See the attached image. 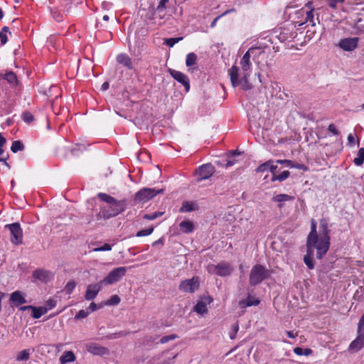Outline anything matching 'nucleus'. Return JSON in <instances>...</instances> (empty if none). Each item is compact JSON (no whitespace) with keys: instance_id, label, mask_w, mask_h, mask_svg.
<instances>
[{"instance_id":"1","label":"nucleus","mask_w":364,"mask_h":364,"mask_svg":"<svg viewBox=\"0 0 364 364\" xmlns=\"http://www.w3.org/2000/svg\"><path fill=\"white\" fill-rule=\"evenodd\" d=\"M330 247V237L328 229H311L306 240V250L314 253L316 250V258L322 259Z\"/></svg>"},{"instance_id":"2","label":"nucleus","mask_w":364,"mask_h":364,"mask_svg":"<svg viewBox=\"0 0 364 364\" xmlns=\"http://www.w3.org/2000/svg\"><path fill=\"white\" fill-rule=\"evenodd\" d=\"M97 197L107 204V206L101 208L98 214V217L100 218L108 219L114 217L122 213L127 205L126 200H117L114 197L105 193H99Z\"/></svg>"},{"instance_id":"3","label":"nucleus","mask_w":364,"mask_h":364,"mask_svg":"<svg viewBox=\"0 0 364 364\" xmlns=\"http://www.w3.org/2000/svg\"><path fill=\"white\" fill-rule=\"evenodd\" d=\"M228 74L233 87L240 85L245 91L252 88V85L249 80L250 73H243L242 76L240 78L239 68L236 65H232L229 70Z\"/></svg>"},{"instance_id":"4","label":"nucleus","mask_w":364,"mask_h":364,"mask_svg":"<svg viewBox=\"0 0 364 364\" xmlns=\"http://www.w3.org/2000/svg\"><path fill=\"white\" fill-rule=\"evenodd\" d=\"M314 10L312 2L309 1L306 4L305 6L296 13L297 18L301 19L296 21V23L299 26L307 24L308 26H314L316 22L314 16Z\"/></svg>"},{"instance_id":"5","label":"nucleus","mask_w":364,"mask_h":364,"mask_svg":"<svg viewBox=\"0 0 364 364\" xmlns=\"http://www.w3.org/2000/svg\"><path fill=\"white\" fill-rule=\"evenodd\" d=\"M270 276L269 270L262 264L253 266L250 273V284L256 286Z\"/></svg>"},{"instance_id":"6","label":"nucleus","mask_w":364,"mask_h":364,"mask_svg":"<svg viewBox=\"0 0 364 364\" xmlns=\"http://www.w3.org/2000/svg\"><path fill=\"white\" fill-rule=\"evenodd\" d=\"M164 189L143 188L138 191L134 197L135 204L147 203L154 198L157 194L163 193Z\"/></svg>"},{"instance_id":"7","label":"nucleus","mask_w":364,"mask_h":364,"mask_svg":"<svg viewBox=\"0 0 364 364\" xmlns=\"http://www.w3.org/2000/svg\"><path fill=\"white\" fill-rule=\"evenodd\" d=\"M125 267H119L112 269L108 275L101 280L103 285H111L119 282L127 273Z\"/></svg>"},{"instance_id":"8","label":"nucleus","mask_w":364,"mask_h":364,"mask_svg":"<svg viewBox=\"0 0 364 364\" xmlns=\"http://www.w3.org/2000/svg\"><path fill=\"white\" fill-rule=\"evenodd\" d=\"M200 287V279L198 277H193L191 279L182 281L178 289L180 291L185 293H193Z\"/></svg>"},{"instance_id":"9","label":"nucleus","mask_w":364,"mask_h":364,"mask_svg":"<svg viewBox=\"0 0 364 364\" xmlns=\"http://www.w3.org/2000/svg\"><path fill=\"white\" fill-rule=\"evenodd\" d=\"M208 268L209 272L220 277L230 275L232 271L231 266L226 262H221L217 265L211 264L209 265Z\"/></svg>"},{"instance_id":"10","label":"nucleus","mask_w":364,"mask_h":364,"mask_svg":"<svg viewBox=\"0 0 364 364\" xmlns=\"http://www.w3.org/2000/svg\"><path fill=\"white\" fill-rule=\"evenodd\" d=\"M215 167L211 164H205L199 166L196 171L198 181L209 178L215 172Z\"/></svg>"},{"instance_id":"11","label":"nucleus","mask_w":364,"mask_h":364,"mask_svg":"<svg viewBox=\"0 0 364 364\" xmlns=\"http://www.w3.org/2000/svg\"><path fill=\"white\" fill-rule=\"evenodd\" d=\"M168 73L174 80H176V81H178L183 85L186 92L189 91L190 81L186 75H185L181 71H178L173 69H168Z\"/></svg>"},{"instance_id":"12","label":"nucleus","mask_w":364,"mask_h":364,"mask_svg":"<svg viewBox=\"0 0 364 364\" xmlns=\"http://www.w3.org/2000/svg\"><path fill=\"white\" fill-rule=\"evenodd\" d=\"M358 37L346 38L339 41L338 46L345 51H352L358 47Z\"/></svg>"},{"instance_id":"13","label":"nucleus","mask_w":364,"mask_h":364,"mask_svg":"<svg viewBox=\"0 0 364 364\" xmlns=\"http://www.w3.org/2000/svg\"><path fill=\"white\" fill-rule=\"evenodd\" d=\"M53 274L44 269H37L33 272V277L43 283H47L53 279Z\"/></svg>"},{"instance_id":"14","label":"nucleus","mask_w":364,"mask_h":364,"mask_svg":"<svg viewBox=\"0 0 364 364\" xmlns=\"http://www.w3.org/2000/svg\"><path fill=\"white\" fill-rule=\"evenodd\" d=\"M255 48H250L242 56L240 60V64L243 73H250L252 68V63L250 61L251 53H253Z\"/></svg>"},{"instance_id":"15","label":"nucleus","mask_w":364,"mask_h":364,"mask_svg":"<svg viewBox=\"0 0 364 364\" xmlns=\"http://www.w3.org/2000/svg\"><path fill=\"white\" fill-rule=\"evenodd\" d=\"M86 349L89 353L95 355H104L109 353V350L107 348L95 343H87L86 345Z\"/></svg>"},{"instance_id":"16","label":"nucleus","mask_w":364,"mask_h":364,"mask_svg":"<svg viewBox=\"0 0 364 364\" xmlns=\"http://www.w3.org/2000/svg\"><path fill=\"white\" fill-rule=\"evenodd\" d=\"M102 287L103 284L101 281L97 284L88 285L85 295V299L88 301L94 299Z\"/></svg>"},{"instance_id":"17","label":"nucleus","mask_w":364,"mask_h":364,"mask_svg":"<svg viewBox=\"0 0 364 364\" xmlns=\"http://www.w3.org/2000/svg\"><path fill=\"white\" fill-rule=\"evenodd\" d=\"M364 347V333H358V336L353 340L350 346L349 350L353 352H358Z\"/></svg>"},{"instance_id":"18","label":"nucleus","mask_w":364,"mask_h":364,"mask_svg":"<svg viewBox=\"0 0 364 364\" xmlns=\"http://www.w3.org/2000/svg\"><path fill=\"white\" fill-rule=\"evenodd\" d=\"M116 60L119 64L122 65L129 70H132L134 68L131 58L126 53H120L117 55Z\"/></svg>"},{"instance_id":"19","label":"nucleus","mask_w":364,"mask_h":364,"mask_svg":"<svg viewBox=\"0 0 364 364\" xmlns=\"http://www.w3.org/2000/svg\"><path fill=\"white\" fill-rule=\"evenodd\" d=\"M293 200H294V196H289L288 194H284V193L277 194V195L273 196L272 198V200L273 202L279 203V204L278 205V207L279 208H282V203L287 202V201H291Z\"/></svg>"},{"instance_id":"20","label":"nucleus","mask_w":364,"mask_h":364,"mask_svg":"<svg viewBox=\"0 0 364 364\" xmlns=\"http://www.w3.org/2000/svg\"><path fill=\"white\" fill-rule=\"evenodd\" d=\"M11 234V242L15 245L22 243L23 232L22 229H9Z\"/></svg>"},{"instance_id":"21","label":"nucleus","mask_w":364,"mask_h":364,"mask_svg":"<svg viewBox=\"0 0 364 364\" xmlns=\"http://www.w3.org/2000/svg\"><path fill=\"white\" fill-rule=\"evenodd\" d=\"M259 304V300L249 296L247 299H243L239 301L240 308H245L247 306H257Z\"/></svg>"},{"instance_id":"22","label":"nucleus","mask_w":364,"mask_h":364,"mask_svg":"<svg viewBox=\"0 0 364 364\" xmlns=\"http://www.w3.org/2000/svg\"><path fill=\"white\" fill-rule=\"evenodd\" d=\"M10 299L16 305L26 303V299L22 296L20 291H14L11 294Z\"/></svg>"},{"instance_id":"23","label":"nucleus","mask_w":364,"mask_h":364,"mask_svg":"<svg viewBox=\"0 0 364 364\" xmlns=\"http://www.w3.org/2000/svg\"><path fill=\"white\" fill-rule=\"evenodd\" d=\"M4 78L12 86H16L18 84V80L16 74L12 72L5 73Z\"/></svg>"},{"instance_id":"24","label":"nucleus","mask_w":364,"mask_h":364,"mask_svg":"<svg viewBox=\"0 0 364 364\" xmlns=\"http://www.w3.org/2000/svg\"><path fill=\"white\" fill-rule=\"evenodd\" d=\"M314 253L309 252L306 250V254L304 257V262L309 269H313L314 268Z\"/></svg>"},{"instance_id":"25","label":"nucleus","mask_w":364,"mask_h":364,"mask_svg":"<svg viewBox=\"0 0 364 364\" xmlns=\"http://www.w3.org/2000/svg\"><path fill=\"white\" fill-rule=\"evenodd\" d=\"M196 204L192 201H184L180 208V212L188 213L191 212L196 209Z\"/></svg>"},{"instance_id":"26","label":"nucleus","mask_w":364,"mask_h":364,"mask_svg":"<svg viewBox=\"0 0 364 364\" xmlns=\"http://www.w3.org/2000/svg\"><path fill=\"white\" fill-rule=\"evenodd\" d=\"M75 360V355L72 351H66L60 358V361L62 364H65L68 362H73Z\"/></svg>"},{"instance_id":"27","label":"nucleus","mask_w":364,"mask_h":364,"mask_svg":"<svg viewBox=\"0 0 364 364\" xmlns=\"http://www.w3.org/2000/svg\"><path fill=\"white\" fill-rule=\"evenodd\" d=\"M48 311V309L46 307H35L32 308V317L33 318H39L43 314H45Z\"/></svg>"},{"instance_id":"28","label":"nucleus","mask_w":364,"mask_h":364,"mask_svg":"<svg viewBox=\"0 0 364 364\" xmlns=\"http://www.w3.org/2000/svg\"><path fill=\"white\" fill-rule=\"evenodd\" d=\"M353 163L358 166H361L364 163V148L359 149L358 156L354 159Z\"/></svg>"},{"instance_id":"29","label":"nucleus","mask_w":364,"mask_h":364,"mask_svg":"<svg viewBox=\"0 0 364 364\" xmlns=\"http://www.w3.org/2000/svg\"><path fill=\"white\" fill-rule=\"evenodd\" d=\"M7 33L11 34L9 28L8 26H4L0 31V41L1 45H5L8 41Z\"/></svg>"},{"instance_id":"30","label":"nucleus","mask_w":364,"mask_h":364,"mask_svg":"<svg viewBox=\"0 0 364 364\" xmlns=\"http://www.w3.org/2000/svg\"><path fill=\"white\" fill-rule=\"evenodd\" d=\"M197 55L194 53H190L186 55V65L191 67L196 64Z\"/></svg>"},{"instance_id":"31","label":"nucleus","mask_w":364,"mask_h":364,"mask_svg":"<svg viewBox=\"0 0 364 364\" xmlns=\"http://www.w3.org/2000/svg\"><path fill=\"white\" fill-rule=\"evenodd\" d=\"M24 145L20 140L14 141L11 146V150L13 153H16L18 151H23Z\"/></svg>"},{"instance_id":"32","label":"nucleus","mask_w":364,"mask_h":364,"mask_svg":"<svg viewBox=\"0 0 364 364\" xmlns=\"http://www.w3.org/2000/svg\"><path fill=\"white\" fill-rule=\"evenodd\" d=\"M290 175L289 171H284L282 173L277 175L274 174L272 177V181H284L286 180Z\"/></svg>"},{"instance_id":"33","label":"nucleus","mask_w":364,"mask_h":364,"mask_svg":"<svg viewBox=\"0 0 364 364\" xmlns=\"http://www.w3.org/2000/svg\"><path fill=\"white\" fill-rule=\"evenodd\" d=\"M194 310L199 314H204L207 313L208 309L207 306L204 305V303L200 302V301H198V303L194 306Z\"/></svg>"},{"instance_id":"34","label":"nucleus","mask_w":364,"mask_h":364,"mask_svg":"<svg viewBox=\"0 0 364 364\" xmlns=\"http://www.w3.org/2000/svg\"><path fill=\"white\" fill-rule=\"evenodd\" d=\"M21 119L24 122L31 124L34 121V116L31 112L25 111L21 114Z\"/></svg>"},{"instance_id":"35","label":"nucleus","mask_w":364,"mask_h":364,"mask_svg":"<svg viewBox=\"0 0 364 364\" xmlns=\"http://www.w3.org/2000/svg\"><path fill=\"white\" fill-rule=\"evenodd\" d=\"M30 357L29 350H21L16 356V360L18 361L28 360Z\"/></svg>"},{"instance_id":"36","label":"nucleus","mask_w":364,"mask_h":364,"mask_svg":"<svg viewBox=\"0 0 364 364\" xmlns=\"http://www.w3.org/2000/svg\"><path fill=\"white\" fill-rule=\"evenodd\" d=\"M121 301L118 295H113L104 304L107 306L117 305Z\"/></svg>"},{"instance_id":"37","label":"nucleus","mask_w":364,"mask_h":364,"mask_svg":"<svg viewBox=\"0 0 364 364\" xmlns=\"http://www.w3.org/2000/svg\"><path fill=\"white\" fill-rule=\"evenodd\" d=\"M271 166V160H269L262 164H260L255 170L257 173H262L267 170H269Z\"/></svg>"},{"instance_id":"38","label":"nucleus","mask_w":364,"mask_h":364,"mask_svg":"<svg viewBox=\"0 0 364 364\" xmlns=\"http://www.w3.org/2000/svg\"><path fill=\"white\" fill-rule=\"evenodd\" d=\"M182 39H183L182 37L166 38V39H165L164 44L166 45L167 46L171 48L176 43H178Z\"/></svg>"},{"instance_id":"39","label":"nucleus","mask_w":364,"mask_h":364,"mask_svg":"<svg viewBox=\"0 0 364 364\" xmlns=\"http://www.w3.org/2000/svg\"><path fill=\"white\" fill-rule=\"evenodd\" d=\"M76 286V283L73 280L69 281L65 287V291L68 294L72 293Z\"/></svg>"},{"instance_id":"40","label":"nucleus","mask_w":364,"mask_h":364,"mask_svg":"<svg viewBox=\"0 0 364 364\" xmlns=\"http://www.w3.org/2000/svg\"><path fill=\"white\" fill-rule=\"evenodd\" d=\"M235 9H229V10H227L225 11V12H223L222 14L219 15L218 16H217L216 18H215L213 19V21H212V23H210V27L211 28H214L215 26H216V23L218 22V21L223 16L227 15L228 14L230 13V12H232L234 11Z\"/></svg>"},{"instance_id":"41","label":"nucleus","mask_w":364,"mask_h":364,"mask_svg":"<svg viewBox=\"0 0 364 364\" xmlns=\"http://www.w3.org/2000/svg\"><path fill=\"white\" fill-rule=\"evenodd\" d=\"M128 334H129V331H119L118 333H115L110 334V335L107 336V338L109 339H114V338H117L119 337L126 336Z\"/></svg>"},{"instance_id":"42","label":"nucleus","mask_w":364,"mask_h":364,"mask_svg":"<svg viewBox=\"0 0 364 364\" xmlns=\"http://www.w3.org/2000/svg\"><path fill=\"white\" fill-rule=\"evenodd\" d=\"M162 215H163L162 212H155L154 213L144 215V218L150 220H155L156 218H157L159 216H161Z\"/></svg>"},{"instance_id":"43","label":"nucleus","mask_w":364,"mask_h":364,"mask_svg":"<svg viewBox=\"0 0 364 364\" xmlns=\"http://www.w3.org/2000/svg\"><path fill=\"white\" fill-rule=\"evenodd\" d=\"M239 331V325L238 323H235L232 325V333L230 334V339H235L236 337V334Z\"/></svg>"},{"instance_id":"44","label":"nucleus","mask_w":364,"mask_h":364,"mask_svg":"<svg viewBox=\"0 0 364 364\" xmlns=\"http://www.w3.org/2000/svg\"><path fill=\"white\" fill-rule=\"evenodd\" d=\"M176 338H178V336L176 334H171V335L166 336H164V337H162L161 338L160 343H167V342H168L170 341L176 339Z\"/></svg>"},{"instance_id":"45","label":"nucleus","mask_w":364,"mask_h":364,"mask_svg":"<svg viewBox=\"0 0 364 364\" xmlns=\"http://www.w3.org/2000/svg\"><path fill=\"white\" fill-rule=\"evenodd\" d=\"M153 230H154V229H143V230L139 231L136 234V237H142V236L149 235L150 234L152 233Z\"/></svg>"},{"instance_id":"46","label":"nucleus","mask_w":364,"mask_h":364,"mask_svg":"<svg viewBox=\"0 0 364 364\" xmlns=\"http://www.w3.org/2000/svg\"><path fill=\"white\" fill-rule=\"evenodd\" d=\"M112 250V245L109 244H105L104 245L96 247L93 249L94 252H101V251H109Z\"/></svg>"},{"instance_id":"47","label":"nucleus","mask_w":364,"mask_h":364,"mask_svg":"<svg viewBox=\"0 0 364 364\" xmlns=\"http://www.w3.org/2000/svg\"><path fill=\"white\" fill-rule=\"evenodd\" d=\"M169 0H160L159 5L156 8V10L159 11H162L166 9V4L168 3Z\"/></svg>"},{"instance_id":"48","label":"nucleus","mask_w":364,"mask_h":364,"mask_svg":"<svg viewBox=\"0 0 364 364\" xmlns=\"http://www.w3.org/2000/svg\"><path fill=\"white\" fill-rule=\"evenodd\" d=\"M89 315V311L85 310H80L75 316V318L81 319L86 318Z\"/></svg>"},{"instance_id":"49","label":"nucleus","mask_w":364,"mask_h":364,"mask_svg":"<svg viewBox=\"0 0 364 364\" xmlns=\"http://www.w3.org/2000/svg\"><path fill=\"white\" fill-rule=\"evenodd\" d=\"M104 304L101 303L99 305L96 304L94 302H92L90 304V306H89V309L91 311H96L97 309H99L102 307L104 306Z\"/></svg>"},{"instance_id":"50","label":"nucleus","mask_w":364,"mask_h":364,"mask_svg":"<svg viewBox=\"0 0 364 364\" xmlns=\"http://www.w3.org/2000/svg\"><path fill=\"white\" fill-rule=\"evenodd\" d=\"M328 130L331 132L333 135H338L339 132L336 129V127L334 124H330L328 127Z\"/></svg>"},{"instance_id":"51","label":"nucleus","mask_w":364,"mask_h":364,"mask_svg":"<svg viewBox=\"0 0 364 364\" xmlns=\"http://www.w3.org/2000/svg\"><path fill=\"white\" fill-rule=\"evenodd\" d=\"M46 308H47V309H48H48H53V307H55V305H56V301H55V300H53V299H49V300H48V301H46Z\"/></svg>"},{"instance_id":"52","label":"nucleus","mask_w":364,"mask_h":364,"mask_svg":"<svg viewBox=\"0 0 364 364\" xmlns=\"http://www.w3.org/2000/svg\"><path fill=\"white\" fill-rule=\"evenodd\" d=\"M276 163L277 164H284L287 166H291L292 167L293 165H292V161H290V160H287V159H284V160H277L276 161Z\"/></svg>"},{"instance_id":"53","label":"nucleus","mask_w":364,"mask_h":364,"mask_svg":"<svg viewBox=\"0 0 364 364\" xmlns=\"http://www.w3.org/2000/svg\"><path fill=\"white\" fill-rule=\"evenodd\" d=\"M200 301L204 303V305L207 306L208 304H210L213 301V299L210 296H204L201 298Z\"/></svg>"},{"instance_id":"54","label":"nucleus","mask_w":364,"mask_h":364,"mask_svg":"<svg viewBox=\"0 0 364 364\" xmlns=\"http://www.w3.org/2000/svg\"><path fill=\"white\" fill-rule=\"evenodd\" d=\"M180 228H193V224L190 221H183L180 223Z\"/></svg>"},{"instance_id":"55","label":"nucleus","mask_w":364,"mask_h":364,"mask_svg":"<svg viewBox=\"0 0 364 364\" xmlns=\"http://www.w3.org/2000/svg\"><path fill=\"white\" fill-rule=\"evenodd\" d=\"M4 228H21V223L18 222L8 223L4 225Z\"/></svg>"},{"instance_id":"56","label":"nucleus","mask_w":364,"mask_h":364,"mask_svg":"<svg viewBox=\"0 0 364 364\" xmlns=\"http://www.w3.org/2000/svg\"><path fill=\"white\" fill-rule=\"evenodd\" d=\"M303 350L304 349L300 347H296L294 348V353L298 355H303Z\"/></svg>"},{"instance_id":"57","label":"nucleus","mask_w":364,"mask_h":364,"mask_svg":"<svg viewBox=\"0 0 364 364\" xmlns=\"http://www.w3.org/2000/svg\"><path fill=\"white\" fill-rule=\"evenodd\" d=\"M277 165H274L273 164V161L271 160V166H269V171L272 173V176L274 174H276L275 173V171L277 170Z\"/></svg>"},{"instance_id":"58","label":"nucleus","mask_w":364,"mask_h":364,"mask_svg":"<svg viewBox=\"0 0 364 364\" xmlns=\"http://www.w3.org/2000/svg\"><path fill=\"white\" fill-rule=\"evenodd\" d=\"M287 334L288 337L291 338H294L296 336H297V333H294L293 331H287Z\"/></svg>"},{"instance_id":"59","label":"nucleus","mask_w":364,"mask_h":364,"mask_svg":"<svg viewBox=\"0 0 364 364\" xmlns=\"http://www.w3.org/2000/svg\"><path fill=\"white\" fill-rule=\"evenodd\" d=\"M109 87V82H105L102 85L101 90H103V91H105V90H108Z\"/></svg>"},{"instance_id":"60","label":"nucleus","mask_w":364,"mask_h":364,"mask_svg":"<svg viewBox=\"0 0 364 364\" xmlns=\"http://www.w3.org/2000/svg\"><path fill=\"white\" fill-rule=\"evenodd\" d=\"M6 142V139L0 133V146H3Z\"/></svg>"},{"instance_id":"61","label":"nucleus","mask_w":364,"mask_h":364,"mask_svg":"<svg viewBox=\"0 0 364 364\" xmlns=\"http://www.w3.org/2000/svg\"><path fill=\"white\" fill-rule=\"evenodd\" d=\"M312 353V350L310 348H305L303 350V355H309Z\"/></svg>"},{"instance_id":"62","label":"nucleus","mask_w":364,"mask_h":364,"mask_svg":"<svg viewBox=\"0 0 364 364\" xmlns=\"http://www.w3.org/2000/svg\"><path fill=\"white\" fill-rule=\"evenodd\" d=\"M359 293H361L362 294H364V289L361 287L356 291V293L354 294V297L358 296Z\"/></svg>"},{"instance_id":"63","label":"nucleus","mask_w":364,"mask_h":364,"mask_svg":"<svg viewBox=\"0 0 364 364\" xmlns=\"http://www.w3.org/2000/svg\"><path fill=\"white\" fill-rule=\"evenodd\" d=\"M348 141L350 144H353L355 142V138L352 134H349L348 136Z\"/></svg>"},{"instance_id":"64","label":"nucleus","mask_w":364,"mask_h":364,"mask_svg":"<svg viewBox=\"0 0 364 364\" xmlns=\"http://www.w3.org/2000/svg\"><path fill=\"white\" fill-rule=\"evenodd\" d=\"M163 245L164 244V240H163V238H160L159 240L155 241L154 243H153V246H156L157 245Z\"/></svg>"}]
</instances>
